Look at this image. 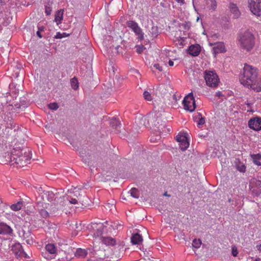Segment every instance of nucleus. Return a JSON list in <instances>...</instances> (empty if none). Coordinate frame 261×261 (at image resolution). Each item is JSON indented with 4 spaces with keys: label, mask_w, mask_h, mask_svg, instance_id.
<instances>
[{
    "label": "nucleus",
    "mask_w": 261,
    "mask_h": 261,
    "mask_svg": "<svg viewBox=\"0 0 261 261\" xmlns=\"http://www.w3.org/2000/svg\"><path fill=\"white\" fill-rule=\"evenodd\" d=\"M257 69L246 63L240 73V82L245 87L252 89L256 92L261 91V84L258 77Z\"/></svg>",
    "instance_id": "obj_1"
},
{
    "label": "nucleus",
    "mask_w": 261,
    "mask_h": 261,
    "mask_svg": "<svg viewBox=\"0 0 261 261\" xmlns=\"http://www.w3.org/2000/svg\"><path fill=\"white\" fill-rule=\"evenodd\" d=\"M13 155L12 165H16L17 167H23L30 163L32 158V154L29 149H13L11 153Z\"/></svg>",
    "instance_id": "obj_2"
},
{
    "label": "nucleus",
    "mask_w": 261,
    "mask_h": 261,
    "mask_svg": "<svg viewBox=\"0 0 261 261\" xmlns=\"http://www.w3.org/2000/svg\"><path fill=\"white\" fill-rule=\"evenodd\" d=\"M41 197L42 200L44 201H45L46 200L48 201H53L55 200L57 201V204L56 203H54L53 204L50 205V208L53 211V212H55L59 209L62 208L63 206V203H61L63 202V198L62 197H60L58 198L57 196L51 191H43L41 193Z\"/></svg>",
    "instance_id": "obj_3"
},
{
    "label": "nucleus",
    "mask_w": 261,
    "mask_h": 261,
    "mask_svg": "<svg viewBox=\"0 0 261 261\" xmlns=\"http://www.w3.org/2000/svg\"><path fill=\"white\" fill-rule=\"evenodd\" d=\"M241 48L247 51H251L255 45L254 35L250 31H245L239 40Z\"/></svg>",
    "instance_id": "obj_4"
},
{
    "label": "nucleus",
    "mask_w": 261,
    "mask_h": 261,
    "mask_svg": "<svg viewBox=\"0 0 261 261\" xmlns=\"http://www.w3.org/2000/svg\"><path fill=\"white\" fill-rule=\"evenodd\" d=\"M13 149L11 150L10 147H8L5 145L0 146V163L2 164H7L11 163L12 165L13 155L11 153Z\"/></svg>",
    "instance_id": "obj_5"
},
{
    "label": "nucleus",
    "mask_w": 261,
    "mask_h": 261,
    "mask_svg": "<svg viewBox=\"0 0 261 261\" xmlns=\"http://www.w3.org/2000/svg\"><path fill=\"white\" fill-rule=\"evenodd\" d=\"M204 74V79L208 86L212 88H216L218 86L220 80L216 72L213 71L205 70Z\"/></svg>",
    "instance_id": "obj_6"
},
{
    "label": "nucleus",
    "mask_w": 261,
    "mask_h": 261,
    "mask_svg": "<svg viewBox=\"0 0 261 261\" xmlns=\"http://www.w3.org/2000/svg\"><path fill=\"white\" fill-rule=\"evenodd\" d=\"M183 104L185 110L190 112L195 110L196 108L195 101L192 93H190L184 98Z\"/></svg>",
    "instance_id": "obj_7"
},
{
    "label": "nucleus",
    "mask_w": 261,
    "mask_h": 261,
    "mask_svg": "<svg viewBox=\"0 0 261 261\" xmlns=\"http://www.w3.org/2000/svg\"><path fill=\"white\" fill-rule=\"evenodd\" d=\"M126 24L127 27L129 28L137 36V38L139 40H143L144 33L137 22L134 21L129 20L127 21Z\"/></svg>",
    "instance_id": "obj_8"
},
{
    "label": "nucleus",
    "mask_w": 261,
    "mask_h": 261,
    "mask_svg": "<svg viewBox=\"0 0 261 261\" xmlns=\"http://www.w3.org/2000/svg\"><path fill=\"white\" fill-rule=\"evenodd\" d=\"M249 7L251 12L257 16L261 15V0H248Z\"/></svg>",
    "instance_id": "obj_9"
},
{
    "label": "nucleus",
    "mask_w": 261,
    "mask_h": 261,
    "mask_svg": "<svg viewBox=\"0 0 261 261\" xmlns=\"http://www.w3.org/2000/svg\"><path fill=\"white\" fill-rule=\"evenodd\" d=\"M176 140L179 143V147L181 150H185L189 147V142L186 133H180L176 136Z\"/></svg>",
    "instance_id": "obj_10"
},
{
    "label": "nucleus",
    "mask_w": 261,
    "mask_h": 261,
    "mask_svg": "<svg viewBox=\"0 0 261 261\" xmlns=\"http://www.w3.org/2000/svg\"><path fill=\"white\" fill-rule=\"evenodd\" d=\"M248 126L251 129L256 131L261 130V118L255 117L250 119Z\"/></svg>",
    "instance_id": "obj_11"
},
{
    "label": "nucleus",
    "mask_w": 261,
    "mask_h": 261,
    "mask_svg": "<svg viewBox=\"0 0 261 261\" xmlns=\"http://www.w3.org/2000/svg\"><path fill=\"white\" fill-rule=\"evenodd\" d=\"M13 230L10 226L5 223H0V234H11Z\"/></svg>",
    "instance_id": "obj_12"
},
{
    "label": "nucleus",
    "mask_w": 261,
    "mask_h": 261,
    "mask_svg": "<svg viewBox=\"0 0 261 261\" xmlns=\"http://www.w3.org/2000/svg\"><path fill=\"white\" fill-rule=\"evenodd\" d=\"M206 8L211 11H215L217 7L216 0H204Z\"/></svg>",
    "instance_id": "obj_13"
},
{
    "label": "nucleus",
    "mask_w": 261,
    "mask_h": 261,
    "mask_svg": "<svg viewBox=\"0 0 261 261\" xmlns=\"http://www.w3.org/2000/svg\"><path fill=\"white\" fill-rule=\"evenodd\" d=\"M229 8L231 13L233 15L235 18H238L240 16V12L236 4L230 3Z\"/></svg>",
    "instance_id": "obj_14"
},
{
    "label": "nucleus",
    "mask_w": 261,
    "mask_h": 261,
    "mask_svg": "<svg viewBox=\"0 0 261 261\" xmlns=\"http://www.w3.org/2000/svg\"><path fill=\"white\" fill-rule=\"evenodd\" d=\"M215 54L224 53L226 51L225 46L222 42L217 43L213 48Z\"/></svg>",
    "instance_id": "obj_15"
},
{
    "label": "nucleus",
    "mask_w": 261,
    "mask_h": 261,
    "mask_svg": "<svg viewBox=\"0 0 261 261\" xmlns=\"http://www.w3.org/2000/svg\"><path fill=\"white\" fill-rule=\"evenodd\" d=\"M200 47L198 45H192L189 48V53L193 56H197L200 53Z\"/></svg>",
    "instance_id": "obj_16"
},
{
    "label": "nucleus",
    "mask_w": 261,
    "mask_h": 261,
    "mask_svg": "<svg viewBox=\"0 0 261 261\" xmlns=\"http://www.w3.org/2000/svg\"><path fill=\"white\" fill-rule=\"evenodd\" d=\"M142 241V237L137 233L133 234L131 238V242L135 245L140 244Z\"/></svg>",
    "instance_id": "obj_17"
},
{
    "label": "nucleus",
    "mask_w": 261,
    "mask_h": 261,
    "mask_svg": "<svg viewBox=\"0 0 261 261\" xmlns=\"http://www.w3.org/2000/svg\"><path fill=\"white\" fill-rule=\"evenodd\" d=\"M64 10L61 9L56 12L55 17V21L57 22V24H59L61 23L62 20H63Z\"/></svg>",
    "instance_id": "obj_18"
},
{
    "label": "nucleus",
    "mask_w": 261,
    "mask_h": 261,
    "mask_svg": "<svg viewBox=\"0 0 261 261\" xmlns=\"http://www.w3.org/2000/svg\"><path fill=\"white\" fill-rule=\"evenodd\" d=\"M111 125L114 129H115L116 133H118L120 132L121 124L117 119H112L111 122Z\"/></svg>",
    "instance_id": "obj_19"
},
{
    "label": "nucleus",
    "mask_w": 261,
    "mask_h": 261,
    "mask_svg": "<svg viewBox=\"0 0 261 261\" xmlns=\"http://www.w3.org/2000/svg\"><path fill=\"white\" fill-rule=\"evenodd\" d=\"M101 241L107 245L113 246L115 244L116 241L111 237H102Z\"/></svg>",
    "instance_id": "obj_20"
},
{
    "label": "nucleus",
    "mask_w": 261,
    "mask_h": 261,
    "mask_svg": "<svg viewBox=\"0 0 261 261\" xmlns=\"http://www.w3.org/2000/svg\"><path fill=\"white\" fill-rule=\"evenodd\" d=\"M45 249L47 252L51 254H56L57 249L55 245L53 244H48L45 246Z\"/></svg>",
    "instance_id": "obj_21"
},
{
    "label": "nucleus",
    "mask_w": 261,
    "mask_h": 261,
    "mask_svg": "<svg viewBox=\"0 0 261 261\" xmlns=\"http://www.w3.org/2000/svg\"><path fill=\"white\" fill-rule=\"evenodd\" d=\"M24 202L22 201H19L16 203L13 204L10 206V208L14 211H18L21 210L23 205Z\"/></svg>",
    "instance_id": "obj_22"
},
{
    "label": "nucleus",
    "mask_w": 261,
    "mask_h": 261,
    "mask_svg": "<svg viewBox=\"0 0 261 261\" xmlns=\"http://www.w3.org/2000/svg\"><path fill=\"white\" fill-rule=\"evenodd\" d=\"M13 121L12 119H8V121L6 122V120H4V123H0V129L2 128L4 126L6 127V128H9L13 127Z\"/></svg>",
    "instance_id": "obj_23"
},
{
    "label": "nucleus",
    "mask_w": 261,
    "mask_h": 261,
    "mask_svg": "<svg viewBox=\"0 0 261 261\" xmlns=\"http://www.w3.org/2000/svg\"><path fill=\"white\" fill-rule=\"evenodd\" d=\"M253 163L257 166H260L261 155L260 154H253L251 155Z\"/></svg>",
    "instance_id": "obj_24"
},
{
    "label": "nucleus",
    "mask_w": 261,
    "mask_h": 261,
    "mask_svg": "<svg viewBox=\"0 0 261 261\" xmlns=\"http://www.w3.org/2000/svg\"><path fill=\"white\" fill-rule=\"evenodd\" d=\"M87 254V251L81 248L77 249L75 253V255L79 257H85Z\"/></svg>",
    "instance_id": "obj_25"
},
{
    "label": "nucleus",
    "mask_w": 261,
    "mask_h": 261,
    "mask_svg": "<svg viewBox=\"0 0 261 261\" xmlns=\"http://www.w3.org/2000/svg\"><path fill=\"white\" fill-rule=\"evenodd\" d=\"M71 86L74 90H77L79 88V83L76 78L73 77L71 80Z\"/></svg>",
    "instance_id": "obj_26"
},
{
    "label": "nucleus",
    "mask_w": 261,
    "mask_h": 261,
    "mask_svg": "<svg viewBox=\"0 0 261 261\" xmlns=\"http://www.w3.org/2000/svg\"><path fill=\"white\" fill-rule=\"evenodd\" d=\"M131 196L136 198H138L139 197V193L138 190L136 188H132L130 191Z\"/></svg>",
    "instance_id": "obj_27"
},
{
    "label": "nucleus",
    "mask_w": 261,
    "mask_h": 261,
    "mask_svg": "<svg viewBox=\"0 0 261 261\" xmlns=\"http://www.w3.org/2000/svg\"><path fill=\"white\" fill-rule=\"evenodd\" d=\"M239 164L237 165V169L242 172H244L246 171V166L242 163H241L239 160Z\"/></svg>",
    "instance_id": "obj_28"
},
{
    "label": "nucleus",
    "mask_w": 261,
    "mask_h": 261,
    "mask_svg": "<svg viewBox=\"0 0 261 261\" xmlns=\"http://www.w3.org/2000/svg\"><path fill=\"white\" fill-rule=\"evenodd\" d=\"M201 244L200 240L194 239L192 243V246L193 247L196 248H199Z\"/></svg>",
    "instance_id": "obj_29"
},
{
    "label": "nucleus",
    "mask_w": 261,
    "mask_h": 261,
    "mask_svg": "<svg viewBox=\"0 0 261 261\" xmlns=\"http://www.w3.org/2000/svg\"><path fill=\"white\" fill-rule=\"evenodd\" d=\"M143 95H144V98L146 100H148V101L152 100V96L151 95L150 93L149 92H148L147 91H145L144 92V93H143Z\"/></svg>",
    "instance_id": "obj_30"
},
{
    "label": "nucleus",
    "mask_w": 261,
    "mask_h": 261,
    "mask_svg": "<svg viewBox=\"0 0 261 261\" xmlns=\"http://www.w3.org/2000/svg\"><path fill=\"white\" fill-rule=\"evenodd\" d=\"M136 51L138 54H141L143 51V50L145 49V47L142 45H136Z\"/></svg>",
    "instance_id": "obj_31"
},
{
    "label": "nucleus",
    "mask_w": 261,
    "mask_h": 261,
    "mask_svg": "<svg viewBox=\"0 0 261 261\" xmlns=\"http://www.w3.org/2000/svg\"><path fill=\"white\" fill-rule=\"evenodd\" d=\"M39 213L41 216L43 218H46L48 216L47 211L44 209H41Z\"/></svg>",
    "instance_id": "obj_32"
},
{
    "label": "nucleus",
    "mask_w": 261,
    "mask_h": 261,
    "mask_svg": "<svg viewBox=\"0 0 261 261\" xmlns=\"http://www.w3.org/2000/svg\"><path fill=\"white\" fill-rule=\"evenodd\" d=\"M48 107L51 110H56L58 108V105L56 102L51 103L48 105Z\"/></svg>",
    "instance_id": "obj_33"
},
{
    "label": "nucleus",
    "mask_w": 261,
    "mask_h": 261,
    "mask_svg": "<svg viewBox=\"0 0 261 261\" xmlns=\"http://www.w3.org/2000/svg\"><path fill=\"white\" fill-rule=\"evenodd\" d=\"M51 8L50 7L45 6V13L46 15H49L51 14Z\"/></svg>",
    "instance_id": "obj_34"
},
{
    "label": "nucleus",
    "mask_w": 261,
    "mask_h": 261,
    "mask_svg": "<svg viewBox=\"0 0 261 261\" xmlns=\"http://www.w3.org/2000/svg\"><path fill=\"white\" fill-rule=\"evenodd\" d=\"M153 67L160 71H162L163 70L162 67L159 64H154Z\"/></svg>",
    "instance_id": "obj_35"
},
{
    "label": "nucleus",
    "mask_w": 261,
    "mask_h": 261,
    "mask_svg": "<svg viewBox=\"0 0 261 261\" xmlns=\"http://www.w3.org/2000/svg\"><path fill=\"white\" fill-rule=\"evenodd\" d=\"M205 123V120L204 118L203 117H201L199 119L198 122V125H203Z\"/></svg>",
    "instance_id": "obj_36"
},
{
    "label": "nucleus",
    "mask_w": 261,
    "mask_h": 261,
    "mask_svg": "<svg viewBox=\"0 0 261 261\" xmlns=\"http://www.w3.org/2000/svg\"><path fill=\"white\" fill-rule=\"evenodd\" d=\"M147 121V118L146 117H142L140 119H139V121L141 123H143L144 125H145V123Z\"/></svg>",
    "instance_id": "obj_37"
},
{
    "label": "nucleus",
    "mask_w": 261,
    "mask_h": 261,
    "mask_svg": "<svg viewBox=\"0 0 261 261\" xmlns=\"http://www.w3.org/2000/svg\"><path fill=\"white\" fill-rule=\"evenodd\" d=\"M232 254L234 256H236L238 254L237 250L236 248L235 249L234 247L232 248Z\"/></svg>",
    "instance_id": "obj_38"
},
{
    "label": "nucleus",
    "mask_w": 261,
    "mask_h": 261,
    "mask_svg": "<svg viewBox=\"0 0 261 261\" xmlns=\"http://www.w3.org/2000/svg\"><path fill=\"white\" fill-rule=\"evenodd\" d=\"M216 96L219 98H221L222 96H223V94L221 91H218L216 92Z\"/></svg>",
    "instance_id": "obj_39"
},
{
    "label": "nucleus",
    "mask_w": 261,
    "mask_h": 261,
    "mask_svg": "<svg viewBox=\"0 0 261 261\" xmlns=\"http://www.w3.org/2000/svg\"><path fill=\"white\" fill-rule=\"evenodd\" d=\"M69 202L71 204H76L77 203V200L75 198H71Z\"/></svg>",
    "instance_id": "obj_40"
},
{
    "label": "nucleus",
    "mask_w": 261,
    "mask_h": 261,
    "mask_svg": "<svg viewBox=\"0 0 261 261\" xmlns=\"http://www.w3.org/2000/svg\"><path fill=\"white\" fill-rule=\"evenodd\" d=\"M157 138H153V137H150V140L151 142H154L156 140H160V136H157Z\"/></svg>",
    "instance_id": "obj_41"
},
{
    "label": "nucleus",
    "mask_w": 261,
    "mask_h": 261,
    "mask_svg": "<svg viewBox=\"0 0 261 261\" xmlns=\"http://www.w3.org/2000/svg\"><path fill=\"white\" fill-rule=\"evenodd\" d=\"M62 37V36L60 33H58L56 36V38H61Z\"/></svg>",
    "instance_id": "obj_42"
},
{
    "label": "nucleus",
    "mask_w": 261,
    "mask_h": 261,
    "mask_svg": "<svg viewBox=\"0 0 261 261\" xmlns=\"http://www.w3.org/2000/svg\"><path fill=\"white\" fill-rule=\"evenodd\" d=\"M168 64L170 66H172L174 65V62L171 60H169Z\"/></svg>",
    "instance_id": "obj_43"
},
{
    "label": "nucleus",
    "mask_w": 261,
    "mask_h": 261,
    "mask_svg": "<svg viewBox=\"0 0 261 261\" xmlns=\"http://www.w3.org/2000/svg\"><path fill=\"white\" fill-rule=\"evenodd\" d=\"M176 2L178 3H180V4H184V0H176Z\"/></svg>",
    "instance_id": "obj_44"
},
{
    "label": "nucleus",
    "mask_w": 261,
    "mask_h": 261,
    "mask_svg": "<svg viewBox=\"0 0 261 261\" xmlns=\"http://www.w3.org/2000/svg\"><path fill=\"white\" fill-rule=\"evenodd\" d=\"M37 36H38L39 38H41L42 37V36H41V34H40V32H39V31H37Z\"/></svg>",
    "instance_id": "obj_45"
},
{
    "label": "nucleus",
    "mask_w": 261,
    "mask_h": 261,
    "mask_svg": "<svg viewBox=\"0 0 261 261\" xmlns=\"http://www.w3.org/2000/svg\"><path fill=\"white\" fill-rule=\"evenodd\" d=\"M256 247L258 250L261 251V244L257 245Z\"/></svg>",
    "instance_id": "obj_46"
},
{
    "label": "nucleus",
    "mask_w": 261,
    "mask_h": 261,
    "mask_svg": "<svg viewBox=\"0 0 261 261\" xmlns=\"http://www.w3.org/2000/svg\"><path fill=\"white\" fill-rule=\"evenodd\" d=\"M26 242H27V243L29 244L30 243V242H32V240H26Z\"/></svg>",
    "instance_id": "obj_47"
},
{
    "label": "nucleus",
    "mask_w": 261,
    "mask_h": 261,
    "mask_svg": "<svg viewBox=\"0 0 261 261\" xmlns=\"http://www.w3.org/2000/svg\"><path fill=\"white\" fill-rule=\"evenodd\" d=\"M101 233H101V231H98V232H97V236H99V235H101Z\"/></svg>",
    "instance_id": "obj_48"
},
{
    "label": "nucleus",
    "mask_w": 261,
    "mask_h": 261,
    "mask_svg": "<svg viewBox=\"0 0 261 261\" xmlns=\"http://www.w3.org/2000/svg\"><path fill=\"white\" fill-rule=\"evenodd\" d=\"M44 257L45 258H46V259H49V257H47V256H44Z\"/></svg>",
    "instance_id": "obj_49"
},
{
    "label": "nucleus",
    "mask_w": 261,
    "mask_h": 261,
    "mask_svg": "<svg viewBox=\"0 0 261 261\" xmlns=\"http://www.w3.org/2000/svg\"><path fill=\"white\" fill-rule=\"evenodd\" d=\"M18 246L20 248H21V246H20V245H18Z\"/></svg>",
    "instance_id": "obj_50"
}]
</instances>
